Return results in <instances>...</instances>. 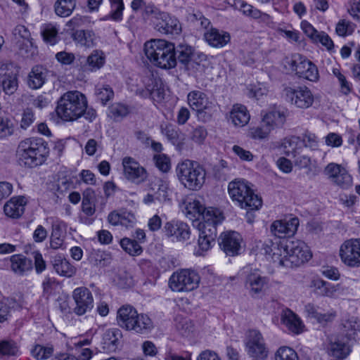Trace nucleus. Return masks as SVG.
I'll list each match as a JSON object with an SVG mask.
<instances>
[{"label":"nucleus","mask_w":360,"mask_h":360,"mask_svg":"<svg viewBox=\"0 0 360 360\" xmlns=\"http://www.w3.org/2000/svg\"><path fill=\"white\" fill-rule=\"evenodd\" d=\"M49 153L47 143L41 138L25 139L20 142L17 149L20 162L28 167L42 165Z\"/></svg>","instance_id":"nucleus-1"},{"label":"nucleus","mask_w":360,"mask_h":360,"mask_svg":"<svg viewBox=\"0 0 360 360\" xmlns=\"http://www.w3.org/2000/svg\"><path fill=\"white\" fill-rule=\"evenodd\" d=\"M88 107L86 96L79 91H69L58 100L56 112L65 122H73L81 117Z\"/></svg>","instance_id":"nucleus-2"},{"label":"nucleus","mask_w":360,"mask_h":360,"mask_svg":"<svg viewBox=\"0 0 360 360\" xmlns=\"http://www.w3.org/2000/svg\"><path fill=\"white\" fill-rule=\"evenodd\" d=\"M146 57L155 66L171 69L176 65V51L174 44L164 39H152L144 46Z\"/></svg>","instance_id":"nucleus-3"},{"label":"nucleus","mask_w":360,"mask_h":360,"mask_svg":"<svg viewBox=\"0 0 360 360\" xmlns=\"http://www.w3.org/2000/svg\"><path fill=\"white\" fill-rule=\"evenodd\" d=\"M176 176L180 183L191 191H198L203 186L206 172L198 163L185 160L176 167Z\"/></svg>","instance_id":"nucleus-4"},{"label":"nucleus","mask_w":360,"mask_h":360,"mask_svg":"<svg viewBox=\"0 0 360 360\" xmlns=\"http://www.w3.org/2000/svg\"><path fill=\"white\" fill-rule=\"evenodd\" d=\"M288 240L274 242L271 240L264 243L260 240L257 241L251 252L256 255L258 253L264 255L267 259H271L278 266L289 268V262L285 257V255H288V250L285 247L288 245Z\"/></svg>","instance_id":"nucleus-5"},{"label":"nucleus","mask_w":360,"mask_h":360,"mask_svg":"<svg viewBox=\"0 0 360 360\" xmlns=\"http://www.w3.org/2000/svg\"><path fill=\"white\" fill-rule=\"evenodd\" d=\"M200 282L198 271L181 269L174 272L169 279V286L174 292H188L197 289Z\"/></svg>","instance_id":"nucleus-6"},{"label":"nucleus","mask_w":360,"mask_h":360,"mask_svg":"<svg viewBox=\"0 0 360 360\" xmlns=\"http://www.w3.org/2000/svg\"><path fill=\"white\" fill-rule=\"evenodd\" d=\"M188 105L196 111L198 119L204 122L210 121L216 112V105L208 96L200 90H193L187 95Z\"/></svg>","instance_id":"nucleus-7"},{"label":"nucleus","mask_w":360,"mask_h":360,"mask_svg":"<svg viewBox=\"0 0 360 360\" xmlns=\"http://www.w3.org/2000/svg\"><path fill=\"white\" fill-rule=\"evenodd\" d=\"M146 12L153 15L154 27L160 33L177 34L181 32V27L179 20L167 13L161 12L154 6H148Z\"/></svg>","instance_id":"nucleus-8"},{"label":"nucleus","mask_w":360,"mask_h":360,"mask_svg":"<svg viewBox=\"0 0 360 360\" xmlns=\"http://www.w3.org/2000/svg\"><path fill=\"white\" fill-rule=\"evenodd\" d=\"M285 100L300 109H308L313 106L316 96L306 86H288L284 89Z\"/></svg>","instance_id":"nucleus-9"},{"label":"nucleus","mask_w":360,"mask_h":360,"mask_svg":"<svg viewBox=\"0 0 360 360\" xmlns=\"http://www.w3.org/2000/svg\"><path fill=\"white\" fill-rule=\"evenodd\" d=\"M309 287L314 295L330 298L339 297L346 295L348 292L347 288L342 284H333L318 276H314L311 278Z\"/></svg>","instance_id":"nucleus-10"},{"label":"nucleus","mask_w":360,"mask_h":360,"mask_svg":"<svg viewBox=\"0 0 360 360\" xmlns=\"http://www.w3.org/2000/svg\"><path fill=\"white\" fill-rule=\"evenodd\" d=\"M287 257L289 267L297 266L308 262L312 257L309 246L302 240H288Z\"/></svg>","instance_id":"nucleus-11"},{"label":"nucleus","mask_w":360,"mask_h":360,"mask_svg":"<svg viewBox=\"0 0 360 360\" xmlns=\"http://www.w3.org/2000/svg\"><path fill=\"white\" fill-rule=\"evenodd\" d=\"M75 302L72 311L77 316H82L91 311L94 307V297L90 290L86 287L76 288L72 294Z\"/></svg>","instance_id":"nucleus-12"},{"label":"nucleus","mask_w":360,"mask_h":360,"mask_svg":"<svg viewBox=\"0 0 360 360\" xmlns=\"http://www.w3.org/2000/svg\"><path fill=\"white\" fill-rule=\"evenodd\" d=\"M162 232L172 241L184 242L190 238L191 230L188 224L182 221L171 220L167 221Z\"/></svg>","instance_id":"nucleus-13"},{"label":"nucleus","mask_w":360,"mask_h":360,"mask_svg":"<svg viewBox=\"0 0 360 360\" xmlns=\"http://www.w3.org/2000/svg\"><path fill=\"white\" fill-rule=\"evenodd\" d=\"M123 174L126 179L136 183L143 182L147 177V172L139 162L131 157H124L122 159Z\"/></svg>","instance_id":"nucleus-14"},{"label":"nucleus","mask_w":360,"mask_h":360,"mask_svg":"<svg viewBox=\"0 0 360 360\" xmlns=\"http://www.w3.org/2000/svg\"><path fill=\"white\" fill-rule=\"evenodd\" d=\"M229 194L234 204L243 209L248 207V182L244 179H236L229 184Z\"/></svg>","instance_id":"nucleus-15"},{"label":"nucleus","mask_w":360,"mask_h":360,"mask_svg":"<svg viewBox=\"0 0 360 360\" xmlns=\"http://www.w3.org/2000/svg\"><path fill=\"white\" fill-rule=\"evenodd\" d=\"M220 248L229 256H236L240 253L242 237L236 231H230L221 233L219 238Z\"/></svg>","instance_id":"nucleus-16"},{"label":"nucleus","mask_w":360,"mask_h":360,"mask_svg":"<svg viewBox=\"0 0 360 360\" xmlns=\"http://www.w3.org/2000/svg\"><path fill=\"white\" fill-rule=\"evenodd\" d=\"M324 174L334 184L346 188L352 183V177L340 165L329 163L324 169Z\"/></svg>","instance_id":"nucleus-17"},{"label":"nucleus","mask_w":360,"mask_h":360,"mask_svg":"<svg viewBox=\"0 0 360 360\" xmlns=\"http://www.w3.org/2000/svg\"><path fill=\"white\" fill-rule=\"evenodd\" d=\"M281 323L287 330L293 335H300L306 330L302 319L290 309H283L281 314Z\"/></svg>","instance_id":"nucleus-18"},{"label":"nucleus","mask_w":360,"mask_h":360,"mask_svg":"<svg viewBox=\"0 0 360 360\" xmlns=\"http://www.w3.org/2000/svg\"><path fill=\"white\" fill-rule=\"evenodd\" d=\"M300 221L297 217L291 218L290 220H276L271 226L272 234L277 238H284L292 236L297 231Z\"/></svg>","instance_id":"nucleus-19"},{"label":"nucleus","mask_w":360,"mask_h":360,"mask_svg":"<svg viewBox=\"0 0 360 360\" xmlns=\"http://www.w3.org/2000/svg\"><path fill=\"white\" fill-rule=\"evenodd\" d=\"M359 238H350L345 240L339 249V257L341 262L349 268H354Z\"/></svg>","instance_id":"nucleus-20"},{"label":"nucleus","mask_w":360,"mask_h":360,"mask_svg":"<svg viewBox=\"0 0 360 360\" xmlns=\"http://www.w3.org/2000/svg\"><path fill=\"white\" fill-rule=\"evenodd\" d=\"M143 83L146 87L143 96H150L154 102L157 103H160L164 100L165 90L162 84L152 75H148L143 77Z\"/></svg>","instance_id":"nucleus-21"},{"label":"nucleus","mask_w":360,"mask_h":360,"mask_svg":"<svg viewBox=\"0 0 360 360\" xmlns=\"http://www.w3.org/2000/svg\"><path fill=\"white\" fill-rule=\"evenodd\" d=\"M205 41L212 47L222 48L230 42L231 36L228 32L213 27L204 32Z\"/></svg>","instance_id":"nucleus-22"},{"label":"nucleus","mask_w":360,"mask_h":360,"mask_svg":"<svg viewBox=\"0 0 360 360\" xmlns=\"http://www.w3.org/2000/svg\"><path fill=\"white\" fill-rule=\"evenodd\" d=\"M27 202L28 200L25 196L13 197L4 205V213L11 218L18 219L24 213Z\"/></svg>","instance_id":"nucleus-23"},{"label":"nucleus","mask_w":360,"mask_h":360,"mask_svg":"<svg viewBox=\"0 0 360 360\" xmlns=\"http://www.w3.org/2000/svg\"><path fill=\"white\" fill-rule=\"evenodd\" d=\"M0 83L4 91L8 95L14 94L18 89L17 75L7 65H0Z\"/></svg>","instance_id":"nucleus-24"},{"label":"nucleus","mask_w":360,"mask_h":360,"mask_svg":"<svg viewBox=\"0 0 360 360\" xmlns=\"http://www.w3.org/2000/svg\"><path fill=\"white\" fill-rule=\"evenodd\" d=\"M9 261L11 271L20 276L27 275L33 269L32 259L20 254L11 256Z\"/></svg>","instance_id":"nucleus-25"},{"label":"nucleus","mask_w":360,"mask_h":360,"mask_svg":"<svg viewBox=\"0 0 360 360\" xmlns=\"http://www.w3.org/2000/svg\"><path fill=\"white\" fill-rule=\"evenodd\" d=\"M303 149V142L299 136H291L282 141L279 150L281 153L292 158H296Z\"/></svg>","instance_id":"nucleus-26"},{"label":"nucleus","mask_w":360,"mask_h":360,"mask_svg":"<svg viewBox=\"0 0 360 360\" xmlns=\"http://www.w3.org/2000/svg\"><path fill=\"white\" fill-rule=\"evenodd\" d=\"M138 311L131 305L124 304L119 308L117 312L116 321L120 327L129 330Z\"/></svg>","instance_id":"nucleus-27"},{"label":"nucleus","mask_w":360,"mask_h":360,"mask_svg":"<svg viewBox=\"0 0 360 360\" xmlns=\"http://www.w3.org/2000/svg\"><path fill=\"white\" fill-rule=\"evenodd\" d=\"M286 120V110L275 108L266 112L262 117L263 124L273 130L275 127H282Z\"/></svg>","instance_id":"nucleus-28"},{"label":"nucleus","mask_w":360,"mask_h":360,"mask_svg":"<svg viewBox=\"0 0 360 360\" xmlns=\"http://www.w3.org/2000/svg\"><path fill=\"white\" fill-rule=\"evenodd\" d=\"M161 133L169 141L176 147L181 148L184 142V136L181 130L172 124H162L160 126Z\"/></svg>","instance_id":"nucleus-29"},{"label":"nucleus","mask_w":360,"mask_h":360,"mask_svg":"<svg viewBox=\"0 0 360 360\" xmlns=\"http://www.w3.org/2000/svg\"><path fill=\"white\" fill-rule=\"evenodd\" d=\"M268 278L259 273L249 274V285L253 297H259L263 295L267 288Z\"/></svg>","instance_id":"nucleus-30"},{"label":"nucleus","mask_w":360,"mask_h":360,"mask_svg":"<svg viewBox=\"0 0 360 360\" xmlns=\"http://www.w3.org/2000/svg\"><path fill=\"white\" fill-rule=\"evenodd\" d=\"M129 331H133L136 333L145 334L148 333L153 328V322L150 317L145 314L137 313L134 319Z\"/></svg>","instance_id":"nucleus-31"},{"label":"nucleus","mask_w":360,"mask_h":360,"mask_svg":"<svg viewBox=\"0 0 360 360\" xmlns=\"http://www.w3.org/2000/svg\"><path fill=\"white\" fill-rule=\"evenodd\" d=\"M205 207L196 199H189L183 202L182 211L190 220L198 219L203 212Z\"/></svg>","instance_id":"nucleus-32"},{"label":"nucleus","mask_w":360,"mask_h":360,"mask_svg":"<svg viewBox=\"0 0 360 360\" xmlns=\"http://www.w3.org/2000/svg\"><path fill=\"white\" fill-rule=\"evenodd\" d=\"M65 225L63 222H56L52 226V232L50 238V247L53 250L65 249L64 244L65 233L63 229Z\"/></svg>","instance_id":"nucleus-33"},{"label":"nucleus","mask_w":360,"mask_h":360,"mask_svg":"<svg viewBox=\"0 0 360 360\" xmlns=\"http://www.w3.org/2000/svg\"><path fill=\"white\" fill-rule=\"evenodd\" d=\"M47 70L42 66L36 65L32 68L28 76V85L33 89L42 86L46 78Z\"/></svg>","instance_id":"nucleus-34"},{"label":"nucleus","mask_w":360,"mask_h":360,"mask_svg":"<svg viewBox=\"0 0 360 360\" xmlns=\"http://www.w3.org/2000/svg\"><path fill=\"white\" fill-rule=\"evenodd\" d=\"M151 185H154V187H152L153 191H155V187H157V191H155V193L158 201L166 202L169 200V182L167 179L155 177L151 182Z\"/></svg>","instance_id":"nucleus-35"},{"label":"nucleus","mask_w":360,"mask_h":360,"mask_svg":"<svg viewBox=\"0 0 360 360\" xmlns=\"http://www.w3.org/2000/svg\"><path fill=\"white\" fill-rule=\"evenodd\" d=\"M53 268L60 276L70 278L75 275L77 269L69 260L61 257H57L54 259Z\"/></svg>","instance_id":"nucleus-36"},{"label":"nucleus","mask_w":360,"mask_h":360,"mask_svg":"<svg viewBox=\"0 0 360 360\" xmlns=\"http://www.w3.org/2000/svg\"><path fill=\"white\" fill-rule=\"evenodd\" d=\"M71 37L78 45L86 47L93 46L96 39L95 34L91 30H76L72 32Z\"/></svg>","instance_id":"nucleus-37"},{"label":"nucleus","mask_w":360,"mask_h":360,"mask_svg":"<svg viewBox=\"0 0 360 360\" xmlns=\"http://www.w3.org/2000/svg\"><path fill=\"white\" fill-rule=\"evenodd\" d=\"M122 338V333L119 328L108 329L103 335V344L105 348L110 351H115L120 345Z\"/></svg>","instance_id":"nucleus-38"},{"label":"nucleus","mask_w":360,"mask_h":360,"mask_svg":"<svg viewBox=\"0 0 360 360\" xmlns=\"http://www.w3.org/2000/svg\"><path fill=\"white\" fill-rule=\"evenodd\" d=\"M298 76L312 82H316L319 79L317 67L310 60L307 59L304 60V65H301L300 66Z\"/></svg>","instance_id":"nucleus-39"},{"label":"nucleus","mask_w":360,"mask_h":360,"mask_svg":"<svg viewBox=\"0 0 360 360\" xmlns=\"http://www.w3.org/2000/svg\"><path fill=\"white\" fill-rule=\"evenodd\" d=\"M203 223L217 226L224 219L223 212L217 207H209L204 209L202 214Z\"/></svg>","instance_id":"nucleus-40"},{"label":"nucleus","mask_w":360,"mask_h":360,"mask_svg":"<svg viewBox=\"0 0 360 360\" xmlns=\"http://www.w3.org/2000/svg\"><path fill=\"white\" fill-rule=\"evenodd\" d=\"M230 119L236 127H243L248 124L246 107L236 104L233 106L230 113Z\"/></svg>","instance_id":"nucleus-41"},{"label":"nucleus","mask_w":360,"mask_h":360,"mask_svg":"<svg viewBox=\"0 0 360 360\" xmlns=\"http://www.w3.org/2000/svg\"><path fill=\"white\" fill-rule=\"evenodd\" d=\"M95 197V192L92 188H87L83 193L82 209L88 217L93 216L96 212Z\"/></svg>","instance_id":"nucleus-42"},{"label":"nucleus","mask_w":360,"mask_h":360,"mask_svg":"<svg viewBox=\"0 0 360 360\" xmlns=\"http://www.w3.org/2000/svg\"><path fill=\"white\" fill-rule=\"evenodd\" d=\"M207 65V56L201 53H196L191 60L186 65L187 70L193 73H202Z\"/></svg>","instance_id":"nucleus-43"},{"label":"nucleus","mask_w":360,"mask_h":360,"mask_svg":"<svg viewBox=\"0 0 360 360\" xmlns=\"http://www.w3.org/2000/svg\"><path fill=\"white\" fill-rule=\"evenodd\" d=\"M76 6V0H56L54 11L57 15L65 18L70 16Z\"/></svg>","instance_id":"nucleus-44"},{"label":"nucleus","mask_w":360,"mask_h":360,"mask_svg":"<svg viewBox=\"0 0 360 360\" xmlns=\"http://www.w3.org/2000/svg\"><path fill=\"white\" fill-rule=\"evenodd\" d=\"M343 333L348 339L359 338L360 335V320L352 318L343 323Z\"/></svg>","instance_id":"nucleus-45"},{"label":"nucleus","mask_w":360,"mask_h":360,"mask_svg":"<svg viewBox=\"0 0 360 360\" xmlns=\"http://www.w3.org/2000/svg\"><path fill=\"white\" fill-rule=\"evenodd\" d=\"M330 351L332 356L338 360L346 358L350 353L348 345L339 339L330 344Z\"/></svg>","instance_id":"nucleus-46"},{"label":"nucleus","mask_w":360,"mask_h":360,"mask_svg":"<svg viewBox=\"0 0 360 360\" xmlns=\"http://www.w3.org/2000/svg\"><path fill=\"white\" fill-rule=\"evenodd\" d=\"M263 205L262 197L255 194L249 188V224L252 223L257 215L255 212L258 211Z\"/></svg>","instance_id":"nucleus-47"},{"label":"nucleus","mask_w":360,"mask_h":360,"mask_svg":"<svg viewBox=\"0 0 360 360\" xmlns=\"http://www.w3.org/2000/svg\"><path fill=\"white\" fill-rule=\"evenodd\" d=\"M122 248L131 256H139L143 252V248L134 239L123 238L120 242Z\"/></svg>","instance_id":"nucleus-48"},{"label":"nucleus","mask_w":360,"mask_h":360,"mask_svg":"<svg viewBox=\"0 0 360 360\" xmlns=\"http://www.w3.org/2000/svg\"><path fill=\"white\" fill-rule=\"evenodd\" d=\"M269 354L266 344L259 342L257 345H250V335H249V358L252 360H265Z\"/></svg>","instance_id":"nucleus-49"},{"label":"nucleus","mask_w":360,"mask_h":360,"mask_svg":"<svg viewBox=\"0 0 360 360\" xmlns=\"http://www.w3.org/2000/svg\"><path fill=\"white\" fill-rule=\"evenodd\" d=\"M110 3L111 11L108 15H105L103 20H112L114 21H120L122 19L124 10V3L122 0H109Z\"/></svg>","instance_id":"nucleus-50"},{"label":"nucleus","mask_w":360,"mask_h":360,"mask_svg":"<svg viewBox=\"0 0 360 360\" xmlns=\"http://www.w3.org/2000/svg\"><path fill=\"white\" fill-rule=\"evenodd\" d=\"M19 352L17 343L12 340H0V358L5 356H15Z\"/></svg>","instance_id":"nucleus-51"},{"label":"nucleus","mask_w":360,"mask_h":360,"mask_svg":"<svg viewBox=\"0 0 360 360\" xmlns=\"http://www.w3.org/2000/svg\"><path fill=\"white\" fill-rule=\"evenodd\" d=\"M53 353L52 345H35L31 350L32 356L37 360H45L50 358Z\"/></svg>","instance_id":"nucleus-52"},{"label":"nucleus","mask_w":360,"mask_h":360,"mask_svg":"<svg viewBox=\"0 0 360 360\" xmlns=\"http://www.w3.org/2000/svg\"><path fill=\"white\" fill-rule=\"evenodd\" d=\"M15 124L7 117L0 116V139H6L14 134Z\"/></svg>","instance_id":"nucleus-53"},{"label":"nucleus","mask_w":360,"mask_h":360,"mask_svg":"<svg viewBox=\"0 0 360 360\" xmlns=\"http://www.w3.org/2000/svg\"><path fill=\"white\" fill-rule=\"evenodd\" d=\"M58 30L51 24L45 25L41 30V35L46 43L54 45L58 41Z\"/></svg>","instance_id":"nucleus-54"},{"label":"nucleus","mask_w":360,"mask_h":360,"mask_svg":"<svg viewBox=\"0 0 360 360\" xmlns=\"http://www.w3.org/2000/svg\"><path fill=\"white\" fill-rule=\"evenodd\" d=\"M176 53H178V59L180 63L185 65L195 56L196 53L191 46L180 44L177 46Z\"/></svg>","instance_id":"nucleus-55"},{"label":"nucleus","mask_w":360,"mask_h":360,"mask_svg":"<svg viewBox=\"0 0 360 360\" xmlns=\"http://www.w3.org/2000/svg\"><path fill=\"white\" fill-rule=\"evenodd\" d=\"M356 28V25L347 20H340L336 25L335 32L340 37L351 35Z\"/></svg>","instance_id":"nucleus-56"},{"label":"nucleus","mask_w":360,"mask_h":360,"mask_svg":"<svg viewBox=\"0 0 360 360\" xmlns=\"http://www.w3.org/2000/svg\"><path fill=\"white\" fill-rule=\"evenodd\" d=\"M96 95L97 98L101 101L103 105L106 104L114 96L112 89L108 84L97 86L96 88Z\"/></svg>","instance_id":"nucleus-57"},{"label":"nucleus","mask_w":360,"mask_h":360,"mask_svg":"<svg viewBox=\"0 0 360 360\" xmlns=\"http://www.w3.org/2000/svg\"><path fill=\"white\" fill-rule=\"evenodd\" d=\"M306 59L302 58L300 54L292 55L291 57H286L284 63L285 66L288 67L289 70L295 72L296 75H299V68L301 65H304V60Z\"/></svg>","instance_id":"nucleus-58"},{"label":"nucleus","mask_w":360,"mask_h":360,"mask_svg":"<svg viewBox=\"0 0 360 360\" xmlns=\"http://www.w3.org/2000/svg\"><path fill=\"white\" fill-rule=\"evenodd\" d=\"M276 360H298L296 352L289 347H281L275 354Z\"/></svg>","instance_id":"nucleus-59"},{"label":"nucleus","mask_w":360,"mask_h":360,"mask_svg":"<svg viewBox=\"0 0 360 360\" xmlns=\"http://www.w3.org/2000/svg\"><path fill=\"white\" fill-rule=\"evenodd\" d=\"M333 73L338 79L341 92L345 95H348L352 90V84L347 81L346 77L338 68H333Z\"/></svg>","instance_id":"nucleus-60"},{"label":"nucleus","mask_w":360,"mask_h":360,"mask_svg":"<svg viewBox=\"0 0 360 360\" xmlns=\"http://www.w3.org/2000/svg\"><path fill=\"white\" fill-rule=\"evenodd\" d=\"M214 243V240H210V238L203 237L199 234V238L198 241V248L195 250V255L197 256L203 255L205 252H207L212 248Z\"/></svg>","instance_id":"nucleus-61"},{"label":"nucleus","mask_w":360,"mask_h":360,"mask_svg":"<svg viewBox=\"0 0 360 360\" xmlns=\"http://www.w3.org/2000/svg\"><path fill=\"white\" fill-rule=\"evenodd\" d=\"M13 34L15 38L18 41V42H20V39H22V44L27 45L28 44H31L29 37H30V32L28 30L22 25H17L13 31Z\"/></svg>","instance_id":"nucleus-62"},{"label":"nucleus","mask_w":360,"mask_h":360,"mask_svg":"<svg viewBox=\"0 0 360 360\" xmlns=\"http://www.w3.org/2000/svg\"><path fill=\"white\" fill-rule=\"evenodd\" d=\"M35 116L33 110L30 108H27L23 110L20 120V128L27 129L34 122Z\"/></svg>","instance_id":"nucleus-63"},{"label":"nucleus","mask_w":360,"mask_h":360,"mask_svg":"<svg viewBox=\"0 0 360 360\" xmlns=\"http://www.w3.org/2000/svg\"><path fill=\"white\" fill-rule=\"evenodd\" d=\"M104 58L98 52L91 54L87 58V64L91 71L101 68L104 64Z\"/></svg>","instance_id":"nucleus-64"}]
</instances>
